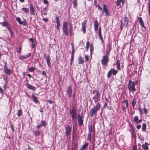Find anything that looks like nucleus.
Masks as SVG:
<instances>
[{
  "label": "nucleus",
  "instance_id": "1",
  "mask_svg": "<svg viewBox=\"0 0 150 150\" xmlns=\"http://www.w3.org/2000/svg\"><path fill=\"white\" fill-rule=\"evenodd\" d=\"M101 107V105L99 103L97 104V105L91 109L90 111V115L91 117L97 114V112L99 110Z\"/></svg>",
  "mask_w": 150,
  "mask_h": 150
},
{
  "label": "nucleus",
  "instance_id": "2",
  "mask_svg": "<svg viewBox=\"0 0 150 150\" xmlns=\"http://www.w3.org/2000/svg\"><path fill=\"white\" fill-rule=\"evenodd\" d=\"M93 93L94 95L92 97L95 103H96L100 100V95L99 91L97 90H94L93 91Z\"/></svg>",
  "mask_w": 150,
  "mask_h": 150
},
{
  "label": "nucleus",
  "instance_id": "3",
  "mask_svg": "<svg viewBox=\"0 0 150 150\" xmlns=\"http://www.w3.org/2000/svg\"><path fill=\"white\" fill-rule=\"evenodd\" d=\"M135 85L134 81H132L131 80L129 81L128 84V88L129 92H130L131 90L133 92H134L135 91Z\"/></svg>",
  "mask_w": 150,
  "mask_h": 150
},
{
  "label": "nucleus",
  "instance_id": "4",
  "mask_svg": "<svg viewBox=\"0 0 150 150\" xmlns=\"http://www.w3.org/2000/svg\"><path fill=\"white\" fill-rule=\"evenodd\" d=\"M70 114L73 120L76 118L77 112L74 107H73L71 110H70Z\"/></svg>",
  "mask_w": 150,
  "mask_h": 150
},
{
  "label": "nucleus",
  "instance_id": "5",
  "mask_svg": "<svg viewBox=\"0 0 150 150\" xmlns=\"http://www.w3.org/2000/svg\"><path fill=\"white\" fill-rule=\"evenodd\" d=\"M117 73V71L116 70L113 68H111L107 74V77L108 78H110L111 77L112 74L113 75H115Z\"/></svg>",
  "mask_w": 150,
  "mask_h": 150
},
{
  "label": "nucleus",
  "instance_id": "6",
  "mask_svg": "<svg viewBox=\"0 0 150 150\" xmlns=\"http://www.w3.org/2000/svg\"><path fill=\"white\" fill-rule=\"evenodd\" d=\"M109 61V57L104 56L101 60V64L103 65H106L107 64Z\"/></svg>",
  "mask_w": 150,
  "mask_h": 150
},
{
  "label": "nucleus",
  "instance_id": "7",
  "mask_svg": "<svg viewBox=\"0 0 150 150\" xmlns=\"http://www.w3.org/2000/svg\"><path fill=\"white\" fill-rule=\"evenodd\" d=\"M68 23L67 22H64L63 24V27L62 28V30L65 33V35L66 36H67L68 30V29L67 28Z\"/></svg>",
  "mask_w": 150,
  "mask_h": 150
},
{
  "label": "nucleus",
  "instance_id": "8",
  "mask_svg": "<svg viewBox=\"0 0 150 150\" xmlns=\"http://www.w3.org/2000/svg\"><path fill=\"white\" fill-rule=\"evenodd\" d=\"M78 125L79 126H81L83 124V117L80 115H78Z\"/></svg>",
  "mask_w": 150,
  "mask_h": 150
},
{
  "label": "nucleus",
  "instance_id": "9",
  "mask_svg": "<svg viewBox=\"0 0 150 150\" xmlns=\"http://www.w3.org/2000/svg\"><path fill=\"white\" fill-rule=\"evenodd\" d=\"M25 85L28 89L32 90L33 91H35L36 89L35 87L33 86L32 85L29 84L28 83H26Z\"/></svg>",
  "mask_w": 150,
  "mask_h": 150
},
{
  "label": "nucleus",
  "instance_id": "10",
  "mask_svg": "<svg viewBox=\"0 0 150 150\" xmlns=\"http://www.w3.org/2000/svg\"><path fill=\"white\" fill-rule=\"evenodd\" d=\"M103 12H104L105 15L106 16H108L110 14L109 12L107 9L106 4H104L103 5Z\"/></svg>",
  "mask_w": 150,
  "mask_h": 150
},
{
  "label": "nucleus",
  "instance_id": "11",
  "mask_svg": "<svg viewBox=\"0 0 150 150\" xmlns=\"http://www.w3.org/2000/svg\"><path fill=\"white\" fill-rule=\"evenodd\" d=\"M43 55L44 57L46 59L47 63L48 66L49 67H50L51 64L50 62V58L49 55H46L45 53H44Z\"/></svg>",
  "mask_w": 150,
  "mask_h": 150
},
{
  "label": "nucleus",
  "instance_id": "12",
  "mask_svg": "<svg viewBox=\"0 0 150 150\" xmlns=\"http://www.w3.org/2000/svg\"><path fill=\"white\" fill-rule=\"evenodd\" d=\"M121 21L122 26H125V27L128 26V21L127 19H121Z\"/></svg>",
  "mask_w": 150,
  "mask_h": 150
},
{
  "label": "nucleus",
  "instance_id": "13",
  "mask_svg": "<svg viewBox=\"0 0 150 150\" xmlns=\"http://www.w3.org/2000/svg\"><path fill=\"white\" fill-rule=\"evenodd\" d=\"M65 133L67 136H68L70 134L71 131V127H70L69 125H68L67 127H65Z\"/></svg>",
  "mask_w": 150,
  "mask_h": 150
},
{
  "label": "nucleus",
  "instance_id": "14",
  "mask_svg": "<svg viewBox=\"0 0 150 150\" xmlns=\"http://www.w3.org/2000/svg\"><path fill=\"white\" fill-rule=\"evenodd\" d=\"M67 94L68 95V97L69 98H70L71 96L72 93V89L71 87L70 86H69L67 90Z\"/></svg>",
  "mask_w": 150,
  "mask_h": 150
},
{
  "label": "nucleus",
  "instance_id": "15",
  "mask_svg": "<svg viewBox=\"0 0 150 150\" xmlns=\"http://www.w3.org/2000/svg\"><path fill=\"white\" fill-rule=\"evenodd\" d=\"M125 1L124 0H117L116 2V5L117 6H119L120 8L122 6L121 3H122V6H123L125 4Z\"/></svg>",
  "mask_w": 150,
  "mask_h": 150
},
{
  "label": "nucleus",
  "instance_id": "16",
  "mask_svg": "<svg viewBox=\"0 0 150 150\" xmlns=\"http://www.w3.org/2000/svg\"><path fill=\"white\" fill-rule=\"evenodd\" d=\"M0 24L1 25L3 26L6 27L7 28L10 26H9V22L6 21L5 19H4V21L3 22H1Z\"/></svg>",
  "mask_w": 150,
  "mask_h": 150
},
{
  "label": "nucleus",
  "instance_id": "17",
  "mask_svg": "<svg viewBox=\"0 0 150 150\" xmlns=\"http://www.w3.org/2000/svg\"><path fill=\"white\" fill-rule=\"evenodd\" d=\"M149 145V144L145 142L144 144H142V148L143 149H144V150H149V148L148 146Z\"/></svg>",
  "mask_w": 150,
  "mask_h": 150
},
{
  "label": "nucleus",
  "instance_id": "18",
  "mask_svg": "<svg viewBox=\"0 0 150 150\" xmlns=\"http://www.w3.org/2000/svg\"><path fill=\"white\" fill-rule=\"evenodd\" d=\"M111 45L110 44H109L108 47L107 48V50L106 52V53L105 55V56H106L107 57H109V54L110 53V52L111 51Z\"/></svg>",
  "mask_w": 150,
  "mask_h": 150
},
{
  "label": "nucleus",
  "instance_id": "19",
  "mask_svg": "<svg viewBox=\"0 0 150 150\" xmlns=\"http://www.w3.org/2000/svg\"><path fill=\"white\" fill-rule=\"evenodd\" d=\"M88 129L89 131V133L91 134L92 132H94L93 134H94L95 128L94 125L93 126L92 125H89L88 126Z\"/></svg>",
  "mask_w": 150,
  "mask_h": 150
},
{
  "label": "nucleus",
  "instance_id": "20",
  "mask_svg": "<svg viewBox=\"0 0 150 150\" xmlns=\"http://www.w3.org/2000/svg\"><path fill=\"white\" fill-rule=\"evenodd\" d=\"M4 72L7 75H10L12 73V71L10 69H8L7 67L4 68Z\"/></svg>",
  "mask_w": 150,
  "mask_h": 150
},
{
  "label": "nucleus",
  "instance_id": "21",
  "mask_svg": "<svg viewBox=\"0 0 150 150\" xmlns=\"http://www.w3.org/2000/svg\"><path fill=\"white\" fill-rule=\"evenodd\" d=\"M16 20L20 24L22 25H26L27 24L25 19H23V21H21V19H16Z\"/></svg>",
  "mask_w": 150,
  "mask_h": 150
},
{
  "label": "nucleus",
  "instance_id": "22",
  "mask_svg": "<svg viewBox=\"0 0 150 150\" xmlns=\"http://www.w3.org/2000/svg\"><path fill=\"white\" fill-rule=\"evenodd\" d=\"M86 21L85 20L82 23V29L83 30V33H85L86 31V28H85V26L86 23Z\"/></svg>",
  "mask_w": 150,
  "mask_h": 150
},
{
  "label": "nucleus",
  "instance_id": "23",
  "mask_svg": "<svg viewBox=\"0 0 150 150\" xmlns=\"http://www.w3.org/2000/svg\"><path fill=\"white\" fill-rule=\"evenodd\" d=\"M32 97L33 100L35 103H39V101L37 98L36 96L33 93L32 94Z\"/></svg>",
  "mask_w": 150,
  "mask_h": 150
},
{
  "label": "nucleus",
  "instance_id": "24",
  "mask_svg": "<svg viewBox=\"0 0 150 150\" xmlns=\"http://www.w3.org/2000/svg\"><path fill=\"white\" fill-rule=\"evenodd\" d=\"M42 123L40 124L39 125H37V127L38 129H39L42 126H45L46 124V123L45 121H41Z\"/></svg>",
  "mask_w": 150,
  "mask_h": 150
},
{
  "label": "nucleus",
  "instance_id": "25",
  "mask_svg": "<svg viewBox=\"0 0 150 150\" xmlns=\"http://www.w3.org/2000/svg\"><path fill=\"white\" fill-rule=\"evenodd\" d=\"M31 55V54L30 53H28L25 56H21L20 57V58L21 59H26L28 58Z\"/></svg>",
  "mask_w": 150,
  "mask_h": 150
},
{
  "label": "nucleus",
  "instance_id": "26",
  "mask_svg": "<svg viewBox=\"0 0 150 150\" xmlns=\"http://www.w3.org/2000/svg\"><path fill=\"white\" fill-rule=\"evenodd\" d=\"M30 10L31 14L32 15L34 14L35 13L34 11V7L33 5L31 4H30Z\"/></svg>",
  "mask_w": 150,
  "mask_h": 150
},
{
  "label": "nucleus",
  "instance_id": "27",
  "mask_svg": "<svg viewBox=\"0 0 150 150\" xmlns=\"http://www.w3.org/2000/svg\"><path fill=\"white\" fill-rule=\"evenodd\" d=\"M39 129L35 130L33 131V133L36 137L40 135V132L39 130Z\"/></svg>",
  "mask_w": 150,
  "mask_h": 150
},
{
  "label": "nucleus",
  "instance_id": "28",
  "mask_svg": "<svg viewBox=\"0 0 150 150\" xmlns=\"http://www.w3.org/2000/svg\"><path fill=\"white\" fill-rule=\"evenodd\" d=\"M137 103V100L135 98H134L132 102V105L133 109H134L136 104Z\"/></svg>",
  "mask_w": 150,
  "mask_h": 150
},
{
  "label": "nucleus",
  "instance_id": "29",
  "mask_svg": "<svg viewBox=\"0 0 150 150\" xmlns=\"http://www.w3.org/2000/svg\"><path fill=\"white\" fill-rule=\"evenodd\" d=\"M73 7L74 8H76L78 6L77 0H73Z\"/></svg>",
  "mask_w": 150,
  "mask_h": 150
},
{
  "label": "nucleus",
  "instance_id": "30",
  "mask_svg": "<svg viewBox=\"0 0 150 150\" xmlns=\"http://www.w3.org/2000/svg\"><path fill=\"white\" fill-rule=\"evenodd\" d=\"M98 29V23L97 20H96L94 23V30L96 31Z\"/></svg>",
  "mask_w": 150,
  "mask_h": 150
},
{
  "label": "nucleus",
  "instance_id": "31",
  "mask_svg": "<svg viewBox=\"0 0 150 150\" xmlns=\"http://www.w3.org/2000/svg\"><path fill=\"white\" fill-rule=\"evenodd\" d=\"M139 21L141 26L142 27L146 28V27L144 26V22L143 21L142 19H139Z\"/></svg>",
  "mask_w": 150,
  "mask_h": 150
},
{
  "label": "nucleus",
  "instance_id": "32",
  "mask_svg": "<svg viewBox=\"0 0 150 150\" xmlns=\"http://www.w3.org/2000/svg\"><path fill=\"white\" fill-rule=\"evenodd\" d=\"M88 143H86L84 144L80 149V150H84L86 147L88 146Z\"/></svg>",
  "mask_w": 150,
  "mask_h": 150
},
{
  "label": "nucleus",
  "instance_id": "33",
  "mask_svg": "<svg viewBox=\"0 0 150 150\" xmlns=\"http://www.w3.org/2000/svg\"><path fill=\"white\" fill-rule=\"evenodd\" d=\"M93 51V46L92 44H90V51L91 54H92Z\"/></svg>",
  "mask_w": 150,
  "mask_h": 150
},
{
  "label": "nucleus",
  "instance_id": "34",
  "mask_svg": "<svg viewBox=\"0 0 150 150\" xmlns=\"http://www.w3.org/2000/svg\"><path fill=\"white\" fill-rule=\"evenodd\" d=\"M7 29L9 31L11 37H12L13 35L14 34L12 29L11 28L10 26L8 28H7Z\"/></svg>",
  "mask_w": 150,
  "mask_h": 150
},
{
  "label": "nucleus",
  "instance_id": "35",
  "mask_svg": "<svg viewBox=\"0 0 150 150\" xmlns=\"http://www.w3.org/2000/svg\"><path fill=\"white\" fill-rule=\"evenodd\" d=\"M83 59L81 57H79V62L78 64H82L83 63Z\"/></svg>",
  "mask_w": 150,
  "mask_h": 150
},
{
  "label": "nucleus",
  "instance_id": "36",
  "mask_svg": "<svg viewBox=\"0 0 150 150\" xmlns=\"http://www.w3.org/2000/svg\"><path fill=\"white\" fill-rule=\"evenodd\" d=\"M146 125L145 123H143L142 124V130L143 132H145L146 129Z\"/></svg>",
  "mask_w": 150,
  "mask_h": 150
},
{
  "label": "nucleus",
  "instance_id": "37",
  "mask_svg": "<svg viewBox=\"0 0 150 150\" xmlns=\"http://www.w3.org/2000/svg\"><path fill=\"white\" fill-rule=\"evenodd\" d=\"M98 34L99 36V39L102 42H104V41L103 39V38L102 36V35L101 34V33H98Z\"/></svg>",
  "mask_w": 150,
  "mask_h": 150
},
{
  "label": "nucleus",
  "instance_id": "38",
  "mask_svg": "<svg viewBox=\"0 0 150 150\" xmlns=\"http://www.w3.org/2000/svg\"><path fill=\"white\" fill-rule=\"evenodd\" d=\"M28 69L29 71L32 72L35 70L36 69L35 67H32L28 68Z\"/></svg>",
  "mask_w": 150,
  "mask_h": 150
},
{
  "label": "nucleus",
  "instance_id": "39",
  "mask_svg": "<svg viewBox=\"0 0 150 150\" xmlns=\"http://www.w3.org/2000/svg\"><path fill=\"white\" fill-rule=\"evenodd\" d=\"M22 113V111L21 110H19L18 111L17 115L18 117H20Z\"/></svg>",
  "mask_w": 150,
  "mask_h": 150
},
{
  "label": "nucleus",
  "instance_id": "40",
  "mask_svg": "<svg viewBox=\"0 0 150 150\" xmlns=\"http://www.w3.org/2000/svg\"><path fill=\"white\" fill-rule=\"evenodd\" d=\"M22 10L26 13L29 12V9L27 8H22Z\"/></svg>",
  "mask_w": 150,
  "mask_h": 150
},
{
  "label": "nucleus",
  "instance_id": "41",
  "mask_svg": "<svg viewBox=\"0 0 150 150\" xmlns=\"http://www.w3.org/2000/svg\"><path fill=\"white\" fill-rule=\"evenodd\" d=\"M91 134L90 133H88V137L87 139L88 140L89 142L91 141Z\"/></svg>",
  "mask_w": 150,
  "mask_h": 150
},
{
  "label": "nucleus",
  "instance_id": "42",
  "mask_svg": "<svg viewBox=\"0 0 150 150\" xmlns=\"http://www.w3.org/2000/svg\"><path fill=\"white\" fill-rule=\"evenodd\" d=\"M90 46V42L88 41H87L86 43V48L87 50L89 48V46Z\"/></svg>",
  "mask_w": 150,
  "mask_h": 150
},
{
  "label": "nucleus",
  "instance_id": "43",
  "mask_svg": "<svg viewBox=\"0 0 150 150\" xmlns=\"http://www.w3.org/2000/svg\"><path fill=\"white\" fill-rule=\"evenodd\" d=\"M78 147L77 144H76L72 148V150H76Z\"/></svg>",
  "mask_w": 150,
  "mask_h": 150
},
{
  "label": "nucleus",
  "instance_id": "44",
  "mask_svg": "<svg viewBox=\"0 0 150 150\" xmlns=\"http://www.w3.org/2000/svg\"><path fill=\"white\" fill-rule=\"evenodd\" d=\"M123 103H126V107H128V102L127 100H125L123 102Z\"/></svg>",
  "mask_w": 150,
  "mask_h": 150
},
{
  "label": "nucleus",
  "instance_id": "45",
  "mask_svg": "<svg viewBox=\"0 0 150 150\" xmlns=\"http://www.w3.org/2000/svg\"><path fill=\"white\" fill-rule=\"evenodd\" d=\"M132 135L133 137H135L136 136V135L134 132V131L133 129H132Z\"/></svg>",
  "mask_w": 150,
  "mask_h": 150
},
{
  "label": "nucleus",
  "instance_id": "46",
  "mask_svg": "<svg viewBox=\"0 0 150 150\" xmlns=\"http://www.w3.org/2000/svg\"><path fill=\"white\" fill-rule=\"evenodd\" d=\"M138 120V117L137 116H135L134 117V119L133 121L134 122H137V121Z\"/></svg>",
  "mask_w": 150,
  "mask_h": 150
},
{
  "label": "nucleus",
  "instance_id": "47",
  "mask_svg": "<svg viewBox=\"0 0 150 150\" xmlns=\"http://www.w3.org/2000/svg\"><path fill=\"white\" fill-rule=\"evenodd\" d=\"M94 4L95 5L96 7H98V5L97 4V1L96 0H94Z\"/></svg>",
  "mask_w": 150,
  "mask_h": 150
},
{
  "label": "nucleus",
  "instance_id": "48",
  "mask_svg": "<svg viewBox=\"0 0 150 150\" xmlns=\"http://www.w3.org/2000/svg\"><path fill=\"white\" fill-rule=\"evenodd\" d=\"M42 74L43 76H45V77L46 78L47 77V76L46 74V73L44 71H43L42 72Z\"/></svg>",
  "mask_w": 150,
  "mask_h": 150
},
{
  "label": "nucleus",
  "instance_id": "49",
  "mask_svg": "<svg viewBox=\"0 0 150 150\" xmlns=\"http://www.w3.org/2000/svg\"><path fill=\"white\" fill-rule=\"evenodd\" d=\"M10 127L11 128V129L12 130L13 132H14L15 131L14 128H13V125L12 124H11L10 125Z\"/></svg>",
  "mask_w": 150,
  "mask_h": 150
},
{
  "label": "nucleus",
  "instance_id": "50",
  "mask_svg": "<svg viewBox=\"0 0 150 150\" xmlns=\"http://www.w3.org/2000/svg\"><path fill=\"white\" fill-rule=\"evenodd\" d=\"M7 76H6V77L5 78H3L4 80L5 81V83H8V81L7 80Z\"/></svg>",
  "mask_w": 150,
  "mask_h": 150
},
{
  "label": "nucleus",
  "instance_id": "51",
  "mask_svg": "<svg viewBox=\"0 0 150 150\" xmlns=\"http://www.w3.org/2000/svg\"><path fill=\"white\" fill-rule=\"evenodd\" d=\"M29 40L32 43V44L34 43V39L33 38H30L29 39Z\"/></svg>",
  "mask_w": 150,
  "mask_h": 150
},
{
  "label": "nucleus",
  "instance_id": "52",
  "mask_svg": "<svg viewBox=\"0 0 150 150\" xmlns=\"http://www.w3.org/2000/svg\"><path fill=\"white\" fill-rule=\"evenodd\" d=\"M16 50L17 52L20 53L21 51V48L20 47L17 48Z\"/></svg>",
  "mask_w": 150,
  "mask_h": 150
},
{
  "label": "nucleus",
  "instance_id": "53",
  "mask_svg": "<svg viewBox=\"0 0 150 150\" xmlns=\"http://www.w3.org/2000/svg\"><path fill=\"white\" fill-rule=\"evenodd\" d=\"M143 110L144 111V112L145 114H146L148 112L147 109L145 108V107H144L143 108Z\"/></svg>",
  "mask_w": 150,
  "mask_h": 150
},
{
  "label": "nucleus",
  "instance_id": "54",
  "mask_svg": "<svg viewBox=\"0 0 150 150\" xmlns=\"http://www.w3.org/2000/svg\"><path fill=\"white\" fill-rule=\"evenodd\" d=\"M85 58L86 61H88V55H85Z\"/></svg>",
  "mask_w": 150,
  "mask_h": 150
},
{
  "label": "nucleus",
  "instance_id": "55",
  "mask_svg": "<svg viewBox=\"0 0 150 150\" xmlns=\"http://www.w3.org/2000/svg\"><path fill=\"white\" fill-rule=\"evenodd\" d=\"M0 93L1 95H3L4 93V92L3 91V89L0 87Z\"/></svg>",
  "mask_w": 150,
  "mask_h": 150
},
{
  "label": "nucleus",
  "instance_id": "56",
  "mask_svg": "<svg viewBox=\"0 0 150 150\" xmlns=\"http://www.w3.org/2000/svg\"><path fill=\"white\" fill-rule=\"evenodd\" d=\"M3 62L4 64V68L7 67L6 66L7 62H6L3 61Z\"/></svg>",
  "mask_w": 150,
  "mask_h": 150
},
{
  "label": "nucleus",
  "instance_id": "57",
  "mask_svg": "<svg viewBox=\"0 0 150 150\" xmlns=\"http://www.w3.org/2000/svg\"><path fill=\"white\" fill-rule=\"evenodd\" d=\"M7 83H4V85H3V87L4 89H6L7 88Z\"/></svg>",
  "mask_w": 150,
  "mask_h": 150
},
{
  "label": "nucleus",
  "instance_id": "58",
  "mask_svg": "<svg viewBox=\"0 0 150 150\" xmlns=\"http://www.w3.org/2000/svg\"><path fill=\"white\" fill-rule=\"evenodd\" d=\"M36 46L35 43L32 44H31V47L33 49Z\"/></svg>",
  "mask_w": 150,
  "mask_h": 150
},
{
  "label": "nucleus",
  "instance_id": "59",
  "mask_svg": "<svg viewBox=\"0 0 150 150\" xmlns=\"http://www.w3.org/2000/svg\"><path fill=\"white\" fill-rule=\"evenodd\" d=\"M139 112H140V114L141 115H143V112L142 111V110L141 109L139 108Z\"/></svg>",
  "mask_w": 150,
  "mask_h": 150
},
{
  "label": "nucleus",
  "instance_id": "60",
  "mask_svg": "<svg viewBox=\"0 0 150 150\" xmlns=\"http://www.w3.org/2000/svg\"><path fill=\"white\" fill-rule=\"evenodd\" d=\"M141 125H138L136 126V127L138 129H139L141 128Z\"/></svg>",
  "mask_w": 150,
  "mask_h": 150
},
{
  "label": "nucleus",
  "instance_id": "61",
  "mask_svg": "<svg viewBox=\"0 0 150 150\" xmlns=\"http://www.w3.org/2000/svg\"><path fill=\"white\" fill-rule=\"evenodd\" d=\"M133 150H137V146H133Z\"/></svg>",
  "mask_w": 150,
  "mask_h": 150
},
{
  "label": "nucleus",
  "instance_id": "62",
  "mask_svg": "<svg viewBox=\"0 0 150 150\" xmlns=\"http://www.w3.org/2000/svg\"><path fill=\"white\" fill-rule=\"evenodd\" d=\"M74 59V55H71V61H73Z\"/></svg>",
  "mask_w": 150,
  "mask_h": 150
},
{
  "label": "nucleus",
  "instance_id": "63",
  "mask_svg": "<svg viewBox=\"0 0 150 150\" xmlns=\"http://www.w3.org/2000/svg\"><path fill=\"white\" fill-rule=\"evenodd\" d=\"M43 3L44 4H48V2L47 0H44L43 1Z\"/></svg>",
  "mask_w": 150,
  "mask_h": 150
},
{
  "label": "nucleus",
  "instance_id": "64",
  "mask_svg": "<svg viewBox=\"0 0 150 150\" xmlns=\"http://www.w3.org/2000/svg\"><path fill=\"white\" fill-rule=\"evenodd\" d=\"M47 101L50 104H52L53 103V102L50 100H47Z\"/></svg>",
  "mask_w": 150,
  "mask_h": 150
}]
</instances>
